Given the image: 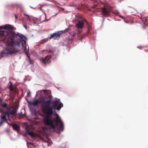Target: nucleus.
Wrapping results in <instances>:
<instances>
[{
    "label": "nucleus",
    "instance_id": "1",
    "mask_svg": "<svg viewBox=\"0 0 148 148\" xmlns=\"http://www.w3.org/2000/svg\"><path fill=\"white\" fill-rule=\"evenodd\" d=\"M59 99L51 101V99L48 100L43 99L42 100L41 110L47 115L43 119V123L45 125L49 126L50 129H54L55 127H58L59 124V122L61 119L58 114L54 115L57 116L56 118L53 119H51L52 115L53 114V110H60L63 106V104L60 102Z\"/></svg>",
    "mask_w": 148,
    "mask_h": 148
},
{
    "label": "nucleus",
    "instance_id": "2",
    "mask_svg": "<svg viewBox=\"0 0 148 148\" xmlns=\"http://www.w3.org/2000/svg\"><path fill=\"white\" fill-rule=\"evenodd\" d=\"M0 35L2 38L0 39L2 41L4 42L6 38L8 37L6 44L7 48H4L0 51V59L3 57H5L8 55L18 52L19 51L18 47L21 44L20 41L24 40L25 37L22 34L17 32H11L10 34L6 32H0Z\"/></svg>",
    "mask_w": 148,
    "mask_h": 148
},
{
    "label": "nucleus",
    "instance_id": "3",
    "mask_svg": "<svg viewBox=\"0 0 148 148\" xmlns=\"http://www.w3.org/2000/svg\"><path fill=\"white\" fill-rule=\"evenodd\" d=\"M84 23H86L88 26V32L90 30V24L87 21L86 19L83 18H82V20H79L78 21L77 23L76 24V26L79 28H82L84 26Z\"/></svg>",
    "mask_w": 148,
    "mask_h": 148
},
{
    "label": "nucleus",
    "instance_id": "4",
    "mask_svg": "<svg viewBox=\"0 0 148 148\" xmlns=\"http://www.w3.org/2000/svg\"><path fill=\"white\" fill-rule=\"evenodd\" d=\"M14 27L11 25H10L6 24L3 26H0V32L1 31L4 32H6L9 34L11 32L15 33V32H8V30H13ZM2 36L0 35V39L2 38Z\"/></svg>",
    "mask_w": 148,
    "mask_h": 148
},
{
    "label": "nucleus",
    "instance_id": "5",
    "mask_svg": "<svg viewBox=\"0 0 148 148\" xmlns=\"http://www.w3.org/2000/svg\"><path fill=\"white\" fill-rule=\"evenodd\" d=\"M27 133L32 138H35L36 136V134L32 130L34 129L32 126L27 125L25 128Z\"/></svg>",
    "mask_w": 148,
    "mask_h": 148
},
{
    "label": "nucleus",
    "instance_id": "6",
    "mask_svg": "<svg viewBox=\"0 0 148 148\" xmlns=\"http://www.w3.org/2000/svg\"><path fill=\"white\" fill-rule=\"evenodd\" d=\"M110 7L109 5H105L102 8V12L104 16H108L110 13Z\"/></svg>",
    "mask_w": 148,
    "mask_h": 148
},
{
    "label": "nucleus",
    "instance_id": "7",
    "mask_svg": "<svg viewBox=\"0 0 148 148\" xmlns=\"http://www.w3.org/2000/svg\"><path fill=\"white\" fill-rule=\"evenodd\" d=\"M51 56L50 55H49L47 56L45 58H42L41 59L40 61L43 62L45 65H46L47 64L51 62Z\"/></svg>",
    "mask_w": 148,
    "mask_h": 148
},
{
    "label": "nucleus",
    "instance_id": "8",
    "mask_svg": "<svg viewBox=\"0 0 148 148\" xmlns=\"http://www.w3.org/2000/svg\"><path fill=\"white\" fill-rule=\"evenodd\" d=\"M8 110H10V108H4L0 107V112L6 115L8 114Z\"/></svg>",
    "mask_w": 148,
    "mask_h": 148
},
{
    "label": "nucleus",
    "instance_id": "9",
    "mask_svg": "<svg viewBox=\"0 0 148 148\" xmlns=\"http://www.w3.org/2000/svg\"><path fill=\"white\" fill-rule=\"evenodd\" d=\"M8 114H7V116L9 117L11 115L14 116L15 115L16 113V110L15 109L12 108L11 110V108H10V110L8 111Z\"/></svg>",
    "mask_w": 148,
    "mask_h": 148
},
{
    "label": "nucleus",
    "instance_id": "10",
    "mask_svg": "<svg viewBox=\"0 0 148 148\" xmlns=\"http://www.w3.org/2000/svg\"><path fill=\"white\" fill-rule=\"evenodd\" d=\"M59 32H58L54 33L51 34L50 36V39H51L52 38H56L58 37L59 38L61 34L60 33H59Z\"/></svg>",
    "mask_w": 148,
    "mask_h": 148
},
{
    "label": "nucleus",
    "instance_id": "11",
    "mask_svg": "<svg viewBox=\"0 0 148 148\" xmlns=\"http://www.w3.org/2000/svg\"><path fill=\"white\" fill-rule=\"evenodd\" d=\"M6 115H1V121H0V125H2L4 122L7 121V119L6 118Z\"/></svg>",
    "mask_w": 148,
    "mask_h": 148
},
{
    "label": "nucleus",
    "instance_id": "12",
    "mask_svg": "<svg viewBox=\"0 0 148 148\" xmlns=\"http://www.w3.org/2000/svg\"><path fill=\"white\" fill-rule=\"evenodd\" d=\"M59 123H60V125L57 131L58 133H59V131H62L64 129L63 123L61 119H60V121L59 122Z\"/></svg>",
    "mask_w": 148,
    "mask_h": 148
},
{
    "label": "nucleus",
    "instance_id": "13",
    "mask_svg": "<svg viewBox=\"0 0 148 148\" xmlns=\"http://www.w3.org/2000/svg\"><path fill=\"white\" fill-rule=\"evenodd\" d=\"M39 103V101L38 99H36L34 101H32L30 103V104L33 105L34 106H37Z\"/></svg>",
    "mask_w": 148,
    "mask_h": 148
},
{
    "label": "nucleus",
    "instance_id": "14",
    "mask_svg": "<svg viewBox=\"0 0 148 148\" xmlns=\"http://www.w3.org/2000/svg\"><path fill=\"white\" fill-rule=\"evenodd\" d=\"M14 130L16 131H18L20 130V126L18 125L14 124L12 125Z\"/></svg>",
    "mask_w": 148,
    "mask_h": 148
},
{
    "label": "nucleus",
    "instance_id": "15",
    "mask_svg": "<svg viewBox=\"0 0 148 148\" xmlns=\"http://www.w3.org/2000/svg\"><path fill=\"white\" fill-rule=\"evenodd\" d=\"M8 104L7 103H5L2 104H1L0 106V107L5 108H10L8 106Z\"/></svg>",
    "mask_w": 148,
    "mask_h": 148
},
{
    "label": "nucleus",
    "instance_id": "16",
    "mask_svg": "<svg viewBox=\"0 0 148 148\" xmlns=\"http://www.w3.org/2000/svg\"><path fill=\"white\" fill-rule=\"evenodd\" d=\"M142 21L144 24H147V18L144 17L141 18Z\"/></svg>",
    "mask_w": 148,
    "mask_h": 148
},
{
    "label": "nucleus",
    "instance_id": "17",
    "mask_svg": "<svg viewBox=\"0 0 148 148\" xmlns=\"http://www.w3.org/2000/svg\"><path fill=\"white\" fill-rule=\"evenodd\" d=\"M10 83H11V84L10 86H9V89L11 91H13L14 90L13 88V86L12 85V82H10Z\"/></svg>",
    "mask_w": 148,
    "mask_h": 148
},
{
    "label": "nucleus",
    "instance_id": "18",
    "mask_svg": "<svg viewBox=\"0 0 148 148\" xmlns=\"http://www.w3.org/2000/svg\"><path fill=\"white\" fill-rule=\"evenodd\" d=\"M24 15L26 16H27V19H29L30 18L29 16L28 15H27L25 13H24Z\"/></svg>",
    "mask_w": 148,
    "mask_h": 148
},
{
    "label": "nucleus",
    "instance_id": "19",
    "mask_svg": "<svg viewBox=\"0 0 148 148\" xmlns=\"http://www.w3.org/2000/svg\"><path fill=\"white\" fill-rule=\"evenodd\" d=\"M47 51L49 53H51L53 52V50H50L48 51Z\"/></svg>",
    "mask_w": 148,
    "mask_h": 148
},
{
    "label": "nucleus",
    "instance_id": "20",
    "mask_svg": "<svg viewBox=\"0 0 148 148\" xmlns=\"http://www.w3.org/2000/svg\"><path fill=\"white\" fill-rule=\"evenodd\" d=\"M67 32V30H63V31H61V32H64V33H65V32Z\"/></svg>",
    "mask_w": 148,
    "mask_h": 148
},
{
    "label": "nucleus",
    "instance_id": "21",
    "mask_svg": "<svg viewBox=\"0 0 148 148\" xmlns=\"http://www.w3.org/2000/svg\"><path fill=\"white\" fill-rule=\"evenodd\" d=\"M29 61L30 63L32 64V60L31 59V58L29 59Z\"/></svg>",
    "mask_w": 148,
    "mask_h": 148
},
{
    "label": "nucleus",
    "instance_id": "22",
    "mask_svg": "<svg viewBox=\"0 0 148 148\" xmlns=\"http://www.w3.org/2000/svg\"><path fill=\"white\" fill-rule=\"evenodd\" d=\"M87 34L84 33L83 34V36H86Z\"/></svg>",
    "mask_w": 148,
    "mask_h": 148
},
{
    "label": "nucleus",
    "instance_id": "23",
    "mask_svg": "<svg viewBox=\"0 0 148 148\" xmlns=\"http://www.w3.org/2000/svg\"><path fill=\"white\" fill-rule=\"evenodd\" d=\"M119 17H121V18H123H123H124L123 17V16H119Z\"/></svg>",
    "mask_w": 148,
    "mask_h": 148
},
{
    "label": "nucleus",
    "instance_id": "24",
    "mask_svg": "<svg viewBox=\"0 0 148 148\" xmlns=\"http://www.w3.org/2000/svg\"><path fill=\"white\" fill-rule=\"evenodd\" d=\"M15 18L16 19H17V16H16V15H15Z\"/></svg>",
    "mask_w": 148,
    "mask_h": 148
},
{
    "label": "nucleus",
    "instance_id": "25",
    "mask_svg": "<svg viewBox=\"0 0 148 148\" xmlns=\"http://www.w3.org/2000/svg\"><path fill=\"white\" fill-rule=\"evenodd\" d=\"M28 58H29V59H30V58H30V56H28Z\"/></svg>",
    "mask_w": 148,
    "mask_h": 148
},
{
    "label": "nucleus",
    "instance_id": "26",
    "mask_svg": "<svg viewBox=\"0 0 148 148\" xmlns=\"http://www.w3.org/2000/svg\"><path fill=\"white\" fill-rule=\"evenodd\" d=\"M24 27L26 29H27V27L26 26H25Z\"/></svg>",
    "mask_w": 148,
    "mask_h": 148
},
{
    "label": "nucleus",
    "instance_id": "27",
    "mask_svg": "<svg viewBox=\"0 0 148 148\" xmlns=\"http://www.w3.org/2000/svg\"><path fill=\"white\" fill-rule=\"evenodd\" d=\"M22 45L23 46V43H22Z\"/></svg>",
    "mask_w": 148,
    "mask_h": 148
},
{
    "label": "nucleus",
    "instance_id": "28",
    "mask_svg": "<svg viewBox=\"0 0 148 148\" xmlns=\"http://www.w3.org/2000/svg\"><path fill=\"white\" fill-rule=\"evenodd\" d=\"M28 95H29V94H28Z\"/></svg>",
    "mask_w": 148,
    "mask_h": 148
}]
</instances>
